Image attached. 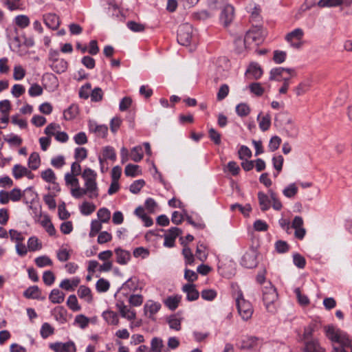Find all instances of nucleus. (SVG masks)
Segmentation results:
<instances>
[{
  "label": "nucleus",
  "instance_id": "nucleus-13",
  "mask_svg": "<svg viewBox=\"0 0 352 352\" xmlns=\"http://www.w3.org/2000/svg\"><path fill=\"white\" fill-rule=\"evenodd\" d=\"M182 291L186 294V300L194 301L198 299L199 293L194 284H186L182 287Z\"/></svg>",
  "mask_w": 352,
  "mask_h": 352
},
{
  "label": "nucleus",
  "instance_id": "nucleus-43",
  "mask_svg": "<svg viewBox=\"0 0 352 352\" xmlns=\"http://www.w3.org/2000/svg\"><path fill=\"white\" fill-rule=\"evenodd\" d=\"M284 72H285L284 67H276V68L272 69L270 71V80L280 81L282 79L281 77L283 76V74Z\"/></svg>",
  "mask_w": 352,
  "mask_h": 352
},
{
  "label": "nucleus",
  "instance_id": "nucleus-51",
  "mask_svg": "<svg viewBox=\"0 0 352 352\" xmlns=\"http://www.w3.org/2000/svg\"><path fill=\"white\" fill-rule=\"evenodd\" d=\"M251 93L256 96H261L264 93V88L259 82H253L249 85Z\"/></svg>",
  "mask_w": 352,
  "mask_h": 352
},
{
  "label": "nucleus",
  "instance_id": "nucleus-50",
  "mask_svg": "<svg viewBox=\"0 0 352 352\" xmlns=\"http://www.w3.org/2000/svg\"><path fill=\"white\" fill-rule=\"evenodd\" d=\"M342 4V0H320L318 2V6L321 8L336 7Z\"/></svg>",
  "mask_w": 352,
  "mask_h": 352
},
{
  "label": "nucleus",
  "instance_id": "nucleus-45",
  "mask_svg": "<svg viewBox=\"0 0 352 352\" xmlns=\"http://www.w3.org/2000/svg\"><path fill=\"white\" fill-rule=\"evenodd\" d=\"M67 305L70 309L77 311L80 309V306L78 303L77 298L75 295H70L67 300Z\"/></svg>",
  "mask_w": 352,
  "mask_h": 352
},
{
  "label": "nucleus",
  "instance_id": "nucleus-9",
  "mask_svg": "<svg viewBox=\"0 0 352 352\" xmlns=\"http://www.w3.org/2000/svg\"><path fill=\"white\" fill-rule=\"evenodd\" d=\"M234 18V8L230 4L223 6L220 14V21L225 26L228 27Z\"/></svg>",
  "mask_w": 352,
  "mask_h": 352
},
{
  "label": "nucleus",
  "instance_id": "nucleus-61",
  "mask_svg": "<svg viewBox=\"0 0 352 352\" xmlns=\"http://www.w3.org/2000/svg\"><path fill=\"white\" fill-rule=\"evenodd\" d=\"M145 182L143 179H138L133 182L130 186V191L133 194H138L144 186Z\"/></svg>",
  "mask_w": 352,
  "mask_h": 352
},
{
  "label": "nucleus",
  "instance_id": "nucleus-33",
  "mask_svg": "<svg viewBox=\"0 0 352 352\" xmlns=\"http://www.w3.org/2000/svg\"><path fill=\"white\" fill-rule=\"evenodd\" d=\"M28 248L30 252H35L42 248V243L36 236H31L28 241Z\"/></svg>",
  "mask_w": 352,
  "mask_h": 352
},
{
  "label": "nucleus",
  "instance_id": "nucleus-44",
  "mask_svg": "<svg viewBox=\"0 0 352 352\" xmlns=\"http://www.w3.org/2000/svg\"><path fill=\"white\" fill-rule=\"evenodd\" d=\"M99 221L102 223H107L111 218V212L106 208H102L97 212Z\"/></svg>",
  "mask_w": 352,
  "mask_h": 352
},
{
  "label": "nucleus",
  "instance_id": "nucleus-59",
  "mask_svg": "<svg viewBox=\"0 0 352 352\" xmlns=\"http://www.w3.org/2000/svg\"><path fill=\"white\" fill-rule=\"evenodd\" d=\"M287 57V53L284 51L275 50L274 52L273 60L276 64L283 63Z\"/></svg>",
  "mask_w": 352,
  "mask_h": 352
},
{
  "label": "nucleus",
  "instance_id": "nucleus-4",
  "mask_svg": "<svg viewBox=\"0 0 352 352\" xmlns=\"http://www.w3.org/2000/svg\"><path fill=\"white\" fill-rule=\"evenodd\" d=\"M177 39L180 45H189L194 39L192 26L188 23L181 24L177 30Z\"/></svg>",
  "mask_w": 352,
  "mask_h": 352
},
{
  "label": "nucleus",
  "instance_id": "nucleus-47",
  "mask_svg": "<svg viewBox=\"0 0 352 352\" xmlns=\"http://www.w3.org/2000/svg\"><path fill=\"white\" fill-rule=\"evenodd\" d=\"M236 112L239 116L245 117L250 113V109L247 104L240 103L236 107Z\"/></svg>",
  "mask_w": 352,
  "mask_h": 352
},
{
  "label": "nucleus",
  "instance_id": "nucleus-60",
  "mask_svg": "<svg viewBox=\"0 0 352 352\" xmlns=\"http://www.w3.org/2000/svg\"><path fill=\"white\" fill-rule=\"evenodd\" d=\"M87 157V151L84 147H78L75 149L74 157L77 161H82Z\"/></svg>",
  "mask_w": 352,
  "mask_h": 352
},
{
  "label": "nucleus",
  "instance_id": "nucleus-64",
  "mask_svg": "<svg viewBox=\"0 0 352 352\" xmlns=\"http://www.w3.org/2000/svg\"><path fill=\"white\" fill-rule=\"evenodd\" d=\"M60 129V126L58 124L51 123L45 129L44 133L48 136H55L56 132Z\"/></svg>",
  "mask_w": 352,
  "mask_h": 352
},
{
  "label": "nucleus",
  "instance_id": "nucleus-15",
  "mask_svg": "<svg viewBox=\"0 0 352 352\" xmlns=\"http://www.w3.org/2000/svg\"><path fill=\"white\" fill-rule=\"evenodd\" d=\"M90 131L94 132L100 138L106 137L108 132V127L104 124H98L96 122L90 121L89 123Z\"/></svg>",
  "mask_w": 352,
  "mask_h": 352
},
{
  "label": "nucleus",
  "instance_id": "nucleus-46",
  "mask_svg": "<svg viewBox=\"0 0 352 352\" xmlns=\"http://www.w3.org/2000/svg\"><path fill=\"white\" fill-rule=\"evenodd\" d=\"M126 26L129 30L134 32H141L145 30V25L144 24L135 22L134 21H128Z\"/></svg>",
  "mask_w": 352,
  "mask_h": 352
},
{
  "label": "nucleus",
  "instance_id": "nucleus-28",
  "mask_svg": "<svg viewBox=\"0 0 352 352\" xmlns=\"http://www.w3.org/2000/svg\"><path fill=\"white\" fill-rule=\"evenodd\" d=\"M78 114V107L76 104L70 105L63 112V117L66 120H71L76 117Z\"/></svg>",
  "mask_w": 352,
  "mask_h": 352
},
{
  "label": "nucleus",
  "instance_id": "nucleus-7",
  "mask_svg": "<svg viewBox=\"0 0 352 352\" xmlns=\"http://www.w3.org/2000/svg\"><path fill=\"white\" fill-rule=\"evenodd\" d=\"M304 32L302 29L296 28L288 33L285 36V40L290 43L291 46L298 49L302 46L301 40L303 37Z\"/></svg>",
  "mask_w": 352,
  "mask_h": 352
},
{
  "label": "nucleus",
  "instance_id": "nucleus-34",
  "mask_svg": "<svg viewBox=\"0 0 352 352\" xmlns=\"http://www.w3.org/2000/svg\"><path fill=\"white\" fill-rule=\"evenodd\" d=\"M103 317L104 320L110 324L117 325L119 322L118 314L112 311H107L103 312Z\"/></svg>",
  "mask_w": 352,
  "mask_h": 352
},
{
  "label": "nucleus",
  "instance_id": "nucleus-55",
  "mask_svg": "<svg viewBox=\"0 0 352 352\" xmlns=\"http://www.w3.org/2000/svg\"><path fill=\"white\" fill-rule=\"evenodd\" d=\"M201 298L205 300L212 301L217 296V293L214 289H204L201 293Z\"/></svg>",
  "mask_w": 352,
  "mask_h": 352
},
{
  "label": "nucleus",
  "instance_id": "nucleus-12",
  "mask_svg": "<svg viewBox=\"0 0 352 352\" xmlns=\"http://www.w3.org/2000/svg\"><path fill=\"white\" fill-rule=\"evenodd\" d=\"M43 21L47 27L54 30H57L60 25L58 16L53 13L44 14Z\"/></svg>",
  "mask_w": 352,
  "mask_h": 352
},
{
  "label": "nucleus",
  "instance_id": "nucleus-27",
  "mask_svg": "<svg viewBox=\"0 0 352 352\" xmlns=\"http://www.w3.org/2000/svg\"><path fill=\"white\" fill-rule=\"evenodd\" d=\"M40 164L41 159L39 154L36 152L31 153L28 161L29 168L34 170H36L38 168Z\"/></svg>",
  "mask_w": 352,
  "mask_h": 352
},
{
  "label": "nucleus",
  "instance_id": "nucleus-37",
  "mask_svg": "<svg viewBox=\"0 0 352 352\" xmlns=\"http://www.w3.org/2000/svg\"><path fill=\"white\" fill-rule=\"evenodd\" d=\"M102 156V159L104 160H110L115 161L116 160V153L115 149L110 146H107L103 148Z\"/></svg>",
  "mask_w": 352,
  "mask_h": 352
},
{
  "label": "nucleus",
  "instance_id": "nucleus-63",
  "mask_svg": "<svg viewBox=\"0 0 352 352\" xmlns=\"http://www.w3.org/2000/svg\"><path fill=\"white\" fill-rule=\"evenodd\" d=\"M208 135L210 140L216 144L219 145L221 142V134L214 129L211 128L208 131Z\"/></svg>",
  "mask_w": 352,
  "mask_h": 352
},
{
  "label": "nucleus",
  "instance_id": "nucleus-53",
  "mask_svg": "<svg viewBox=\"0 0 352 352\" xmlns=\"http://www.w3.org/2000/svg\"><path fill=\"white\" fill-rule=\"evenodd\" d=\"M229 87L226 84H223L219 87V89L217 94V99L218 101H221L225 99L229 94Z\"/></svg>",
  "mask_w": 352,
  "mask_h": 352
},
{
  "label": "nucleus",
  "instance_id": "nucleus-24",
  "mask_svg": "<svg viewBox=\"0 0 352 352\" xmlns=\"http://www.w3.org/2000/svg\"><path fill=\"white\" fill-rule=\"evenodd\" d=\"M258 199L262 211H266L270 208L271 200L267 195L258 192Z\"/></svg>",
  "mask_w": 352,
  "mask_h": 352
},
{
  "label": "nucleus",
  "instance_id": "nucleus-58",
  "mask_svg": "<svg viewBox=\"0 0 352 352\" xmlns=\"http://www.w3.org/2000/svg\"><path fill=\"white\" fill-rule=\"evenodd\" d=\"M294 264L300 269H303L306 265L305 258L298 253L293 255Z\"/></svg>",
  "mask_w": 352,
  "mask_h": 352
},
{
  "label": "nucleus",
  "instance_id": "nucleus-32",
  "mask_svg": "<svg viewBox=\"0 0 352 352\" xmlns=\"http://www.w3.org/2000/svg\"><path fill=\"white\" fill-rule=\"evenodd\" d=\"M124 173L126 176L134 177L137 175H141L142 171L138 165L129 164L125 167Z\"/></svg>",
  "mask_w": 352,
  "mask_h": 352
},
{
  "label": "nucleus",
  "instance_id": "nucleus-54",
  "mask_svg": "<svg viewBox=\"0 0 352 352\" xmlns=\"http://www.w3.org/2000/svg\"><path fill=\"white\" fill-rule=\"evenodd\" d=\"M15 23L21 28L28 27L30 24V19L26 15H19L15 17Z\"/></svg>",
  "mask_w": 352,
  "mask_h": 352
},
{
  "label": "nucleus",
  "instance_id": "nucleus-22",
  "mask_svg": "<svg viewBox=\"0 0 352 352\" xmlns=\"http://www.w3.org/2000/svg\"><path fill=\"white\" fill-rule=\"evenodd\" d=\"M49 299L54 304H60L65 300V294L58 289H54L49 295Z\"/></svg>",
  "mask_w": 352,
  "mask_h": 352
},
{
  "label": "nucleus",
  "instance_id": "nucleus-25",
  "mask_svg": "<svg viewBox=\"0 0 352 352\" xmlns=\"http://www.w3.org/2000/svg\"><path fill=\"white\" fill-rule=\"evenodd\" d=\"M77 293L80 298L84 299L87 302H91L93 300L91 291L87 286L80 285Z\"/></svg>",
  "mask_w": 352,
  "mask_h": 352
},
{
  "label": "nucleus",
  "instance_id": "nucleus-49",
  "mask_svg": "<svg viewBox=\"0 0 352 352\" xmlns=\"http://www.w3.org/2000/svg\"><path fill=\"white\" fill-rule=\"evenodd\" d=\"M35 263L38 267L50 266L52 265V260L47 256H41L35 258Z\"/></svg>",
  "mask_w": 352,
  "mask_h": 352
},
{
  "label": "nucleus",
  "instance_id": "nucleus-1",
  "mask_svg": "<svg viewBox=\"0 0 352 352\" xmlns=\"http://www.w3.org/2000/svg\"><path fill=\"white\" fill-rule=\"evenodd\" d=\"M327 337L333 343H338L343 348L351 347L352 352L351 339L349 336L343 331L336 329L333 326H328L325 328Z\"/></svg>",
  "mask_w": 352,
  "mask_h": 352
},
{
  "label": "nucleus",
  "instance_id": "nucleus-35",
  "mask_svg": "<svg viewBox=\"0 0 352 352\" xmlns=\"http://www.w3.org/2000/svg\"><path fill=\"white\" fill-rule=\"evenodd\" d=\"M10 37V46L13 51H15L21 47V42L17 34V30H14V33H11Z\"/></svg>",
  "mask_w": 352,
  "mask_h": 352
},
{
  "label": "nucleus",
  "instance_id": "nucleus-11",
  "mask_svg": "<svg viewBox=\"0 0 352 352\" xmlns=\"http://www.w3.org/2000/svg\"><path fill=\"white\" fill-rule=\"evenodd\" d=\"M182 233V230L177 228H170L168 233L164 234V245L168 248H173L175 245L176 238Z\"/></svg>",
  "mask_w": 352,
  "mask_h": 352
},
{
  "label": "nucleus",
  "instance_id": "nucleus-6",
  "mask_svg": "<svg viewBox=\"0 0 352 352\" xmlns=\"http://www.w3.org/2000/svg\"><path fill=\"white\" fill-rule=\"evenodd\" d=\"M278 299V294L274 287L270 285L263 290V300L269 311H273L272 305Z\"/></svg>",
  "mask_w": 352,
  "mask_h": 352
},
{
  "label": "nucleus",
  "instance_id": "nucleus-18",
  "mask_svg": "<svg viewBox=\"0 0 352 352\" xmlns=\"http://www.w3.org/2000/svg\"><path fill=\"white\" fill-rule=\"evenodd\" d=\"M67 310L62 306L56 307L52 311L55 319L61 324L67 322Z\"/></svg>",
  "mask_w": 352,
  "mask_h": 352
},
{
  "label": "nucleus",
  "instance_id": "nucleus-38",
  "mask_svg": "<svg viewBox=\"0 0 352 352\" xmlns=\"http://www.w3.org/2000/svg\"><path fill=\"white\" fill-rule=\"evenodd\" d=\"M144 153L141 146L133 147L131 151V158L133 161L138 162L143 158Z\"/></svg>",
  "mask_w": 352,
  "mask_h": 352
},
{
  "label": "nucleus",
  "instance_id": "nucleus-40",
  "mask_svg": "<svg viewBox=\"0 0 352 352\" xmlns=\"http://www.w3.org/2000/svg\"><path fill=\"white\" fill-rule=\"evenodd\" d=\"M54 329L48 322H45L42 324L40 333L43 339H46L50 336L54 334Z\"/></svg>",
  "mask_w": 352,
  "mask_h": 352
},
{
  "label": "nucleus",
  "instance_id": "nucleus-17",
  "mask_svg": "<svg viewBox=\"0 0 352 352\" xmlns=\"http://www.w3.org/2000/svg\"><path fill=\"white\" fill-rule=\"evenodd\" d=\"M23 296L27 298L44 300L45 297H41V291L38 286L34 285L29 287L24 292Z\"/></svg>",
  "mask_w": 352,
  "mask_h": 352
},
{
  "label": "nucleus",
  "instance_id": "nucleus-5",
  "mask_svg": "<svg viewBox=\"0 0 352 352\" xmlns=\"http://www.w3.org/2000/svg\"><path fill=\"white\" fill-rule=\"evenodd\" d=\"M236 303L238 312L243 320H248L250 319L253 314V308L251 303L243 298L241 291L238 292Z\"/></svg>",
  "mask_w": 352,
  "mask_h": 352
},
{
  "label": "nucleus",
  "instance_id": "nucleus-26",
  "mask_svg": "<svg viewBox=\"0 0 352 352\" xmlns=\"http://www.w3.org/2000/svg\"><path fill=\"white\" fill-rule=\"evenodd\" d=\"M246 74H251L254 79H258L262 76L263 71L258 63H252L247 69Z\"/></svg>",
  "mask_w": 352,
  "mask_h": 352
},
{
  "label": "nucleus",
  "instance_id": "nucleus-31",
  "mask_svg": "<svg viewBox=\"0 0 352 352\" xmlns=\"http://www.w3.org/2000/svg\"><path fill=\"white\" fill-rule=\"evenodd\" d=\"M164 347V342L162 338L154 337L151 341V352H162Z\"/></svg>",
  "mask_w": 352,
  "mask_h": 352
},
{
  "label": "nucleus",
  "instance_id": "nucleus-21",
  "mask_svg": "<svg viewBox=\"0 0 352 352\" xmlns=\"http://www.w3.org/2000/svg\"><path fill=\"white\" fill-rule=\"evenodd\" d=\"M257 120L258 122L259 128L262 131H267L271 125V116L270 114H266L261 117V113L257 116Z\"/></svg>",
  "mask_w": 352,
  "mask_h": 352
},
{
  "label": "nucleus",
  "instance_id": "nucleus-39",
  "mask_svg": "<svg viewBox=\"0 0 352 352\" xmlns=\"http://www.w3.org/2000/svg\"><path fill=\"white\" fill-rule=\"evenodd\" d=\"M27 173L28 168L20 164H15L12 168V175L16 179L25 176Z\"/></svg>",
  "mask_w": 352,
  "mask_h": 352
},
{
  "label": "nucleus",
  "instance_id": "nucleus-62",
  "mask_svg": "<svg viewBox=\"0 0 352 352\" xmlns=\"http://www.w3.org/2000/svg\"><path fill=\"white\" fill-rule=\"evenodd\" d=\"M89 96L91 97V101L99 102L102 99V90L100 87H96L91 91Z\"/></svg>",
  "mask_w": 352,
  "mask_h": 352
},
{
  "label": "nucleus",
  "instance_id": "nucleus-14",
  "mask_svg": "<svg viewBox=\"0 0 352 352\" xmlns=\"http://www.w3.org/2000/svg\"><path fill=\"white\" fill-rule=\"evenodd\" d=\"M261 342L256 337L250 336L245 338L242 341L239 347L242 349H256L260 345Z\"/></svg>",
  "mask_w": 352,
  "mask_h": 352
},
{
  "label": "nucleus",
  "instance_id": "nucleus-52",
  "mask_svg": "<svg viewBox=\"0 0 352 352\" xmlns=\"http://www.w3.org/2000/svg\"><path fill=\"white\" fill-rule=\"evenodd\" d=\"M109 282L104 278H100L96 284V287L98 292H106L109 290Z\"/></svg>",
  "mask_w": 352,
  "mask_h": 352
},
{
  "label": "nucleus",
  "instance_id": "nucleus-8",
  "mask_svg": "<svg viewBox=\"0 0 352 352\" xmlns=\"http://www.w3.org/2000/svg\"><path fill=\"white\" fill-rule=\"evenodd\" d=\"M49 347L54 352H76V347L73 341L50 343Z\"/></svg>",
  "mask_w": 352,
  "mask_h": 352
},
{
  "label": "nucleus",
  "instance_id": "nucleus-2",
  "mask_svg": "<svg viewBox=\"0 0 352 352\" xmlns=\"http://www.w3.org/2000/svg\"><path fill=\"white\" fill-rule=\"evenodd\" d=\"M96 176V173L89 168H85L82 174V177L85 181V190L90 199L97 198L98 197Z\"/></svg>",
  "mask_w": 352,
  "mask_h": 352
},
{
  "label": "nucleus",
  "instance_id": "nucleus-20",
  "mask_svg": "<svg viewBox=\"0 0 352 352\" xmlns=\"http://www.w3.org/2000/svg\"><path fill=\"white\" fill-rule=\"evenodd\" d=\"M1 2L10 11L23 10V8L22 0H1Z\"/></svg>",
  "mask_w": 352,
  "mask_h": 352
},
{
  "label": "nucleus",
  "instance_id": "nucleus-29",
  "mask_svg": "<svg viewBox=\"0 0 352 352\" xmlns=\"http://www.w3.org/2000/svg\"><path fill=\"white\" fill-rule=\"evenodd\" d=\"M182 244L184 246L182 250V254L185 258L186 265H193L195 262V256L192 254L190 248L186 246L184 242H182Z\"/></svg>",
  "mask_w": 352,
  "mask_h": 352
},
{
  "label": "nucleus",
  "instance_id": "nucleus-16",
  "mask_svg": "<svg viewBox=\"0 0 352 352\" xmlns=\"http://www.w3.org/2000/svg\"><path fill=\"white\" fill-rule=\"evenodd\" d=\"M116 256V262L120 265H126L131 259V254L129 251L117 248L114 250Z\"/></svg>",
  "mask_w": 352,
  "mask_h": 352
},
{
  "label": "nucleus",
  "instance_id": "nucleus-30",
  "mask_svg": "<svg viewBox=\"0 0 352 352\" xmlns=\"http://www.w3.org/2000/svg\"><path fill=\"white\" fill-rule=\"evenodd\" d=\"M181 300V296H168L164 301L165 305L168 307L170 310H175L179 303Z\"/></svg>",
  "mask_w": 352,
  "mask_h": 352
},
{
  "label": "nucleus",
  "instance_id": "nucleus-3",
  "mask_svg": "<svg viewBox=\"0 0 352 352\" xmlns=\"http://www.w3.org/2000/svg\"><path fill=\"white\" fill-rule=\"evenodd\" d=\"M315 327L316 325L314 324H309L307 327H305L303 333L305 344V349L306 352H325V349L319 344L317 340H309L315 331Z\"/></svg>",
  "mask_w": 352,
  "mask_h": 352
},
{
  "label": "nucleus",
  "instance_id": "nucleus-48",
  "mask_svg": "<svg viewBox=\"0 0 352 352\" xmlns=\"http://www.w3.org/2000/svg\"><path fill=\"white\" fill-rule=\"evenodd\" d=\"M96 210V206L94 204L85 201L80 206V212L84 215H89Z\"/></svg>",
  "mask_w": 352,
  "mask_h": 352
},
{
  "label": "nucleus",
  "instance_id": "nucleus-10",
  "mask_svg": "<svg viewBox=\"0 0 352 352\" xmlns=\"http://www.w3.org/2000/svg\"><path fill=\"white\" fill-rule=\"evenodd\" d=\"M256 256V251L251 250L244 254L241 258V264L246 268H254L258 264Z\"/></svg>",
  "mask_w": 352,
  "mask_h": 352
},
{
  "label": "nucleus",
  "instance_id": "nucleus-56",
  "mask_svg": "<svg viewBox=\"0 0 352 352\" xmlns=\"http://www.w3.org/2000/svg\"><path fill=\"white\" fill-rule=\"evenodd\" d=\"M280 144H281L280 138H279L277 135H274V136L272 137L270 140L269 145H268L269 150L272 152L275 151L276 150H277Z\"/></svg>",
  "mask_w": 352,
  "mask_h": 352
},
{
  "label": "nucleus",
  "instance_id": "nucleus-19",
  "mask_svg": "<svg viewBox=\"0 0 352 352\" xmlns=\"http://www.w3.org/2000/svg\"><path fill=\"white\" fill-rule=\"evenodd\" d=\"M67 62L62 58L58 59L54 62L50 63V66L51 67L52 69L57 74L65 72L67 69Z\"/></svg>",
  "mask_w": 352,
  "mask_h": 352
},
{
  "label": "nucleus",
  "instance_id": "nucleus-42",
  "mask_svg": "<svg viewBox=\"0 0 352 352\" xmlns=\"http://www.w3.org/2000/svg\"><path fill=\"white\" fill-rule=\"evenodd\" d=\"M298 190V187L294 183H293L285 188L283 190V193L287 198H293L297 194Z\"/></svg>",
  "mask_w": 352,
  "mask_h": 352
},
{
  "label": "nucleus",
  "instance_id": "nucleus-57",
  "mask_svg": "<svg viewBox=\"0 0 352 352\" xmlns=\"http://www.w3.org/2000/svg\"><path fill=\"white\" fill-rule=\"evenodd\" d=\"M294 293L296 295L298 302H299L300 305L302 306H306L309 304V299L306 295L301 294L300 288H296L294 289Z\"/></svg>",
  "mask_w": 352,
  "mask_h": 352
},
{
  "label": "nucleus",
  "instance_id": "nucleus-23",
  "mask_svg": "<svg viewBox=\"0 0 352 352\" xmlns=\"http://www.w3.org/2000/svg\"><path fill=\"white\" fill-rule=\"evenodd\" d=\"M311 86V81L309 79L305 80L298 84L297 87L294 89L297 96H302L307 93Z\"/></svg>",
  "mask_w": 352,
  "mask_h": 352
},
{
  "label": "nucleus",
  "instance_id": "nucleus-41",
  "mask_svg": "<svg viewBox=\"0 0 352 352\" xmlns=\"http://www.w3.org/2000/svg\"><path fill=\"white\" fill-rule=\"evenodd\" d=\"M160 308L161 305L159 302H151L150 303H146L144 305V311L145 312H149L150 317L158 312Z\"/></svg>",
  "mask_w": 352,
  "mask_h": 352
},
{
  "label": "nucleus",
  "instance_id": "nucleus-36",
  "mask_svg": "<svg viewBox=\"0 0 352 352\" xmlns=\"http://www.w3.org/2000/svg\"><path fill=\"white\" fill-rule=\"evenodd\" d=\"M41 178L47 183H54L56 176L51 168H47L41 173Z\"/></svg>",
  "mask_w": 352,
  "mask_h": 352
}]
</instances>
